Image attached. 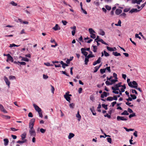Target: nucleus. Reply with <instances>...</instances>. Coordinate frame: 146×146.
<instances>
[{"instance_id": "nucleus-1", "label": "nucleus", "mask_w": 146, "mask_h": 146, "mask_svg": "<svg viewBox=\"0 0 146 146\" xmlns=\"http://www.w3.org/2000/svg\"><path fill=\"white\" fill-rule=\"evenodd\" d=\"M129 86L134 88H136L138 87V84L135 81H133L131 82V83H129Z\"/></svg>"}, {"instance_id": "nucleus-2", "label": "nucleus", "mask_w": 146, "mask_h": 146, "mask_svg": "<svg viewBox=\"0 0 146 146\" xmlns=\"http://www.w3.org/2000/svg\"><path fill=\"white\" fill-rule=\"evenodd\" d=\"M85 57L84 62L85 64L87 65L89 61V58H90L95 57V55H84Z\"/></svg>"}, {"instance_id": "nucleus-3", "label": "nucleus", "mask_w": 146, "mask_h": 146, "mask_svg": "<svg viewBox=\"0 0 146 146\" xmlns=\"http://www.w3.org/2000/svg\"><path fill=\"white\" fill-rule=\"evenodd\" d=\"M117 120L119 121H126L127 120V118L123 116H117Z\"/></svg>"}, {"instance_id": "nucleus-4", "label": "nucleus", "mask_w": 146, "mask_h": 146, "mask_svg": "<svg viewBox=\"0 0 146 146\" xmlns=\"http://www.w3.org/2000/svg\"><path fill=\"white\" fill-rule=\"evenodd\" d=\"M33 106L36 111L38 112H40L42 111L41 109L35 104H33Z\"/></svg>"}, {"instance_id": "nucleus-5", "label": "nucleus", "mask_w": 146, "mask_h": 146, "mask_svg": "<svg viewBox=\"0 0 146 146\" xmlns=\"http://www.w3.org/2000/svg\"><path fill=\"white\" fill-rule=\"evenodd\" d=\"M4 56H7V59L6 60V61L7 62L11 61L12 62H14L13 57L11 55H4Z\"/></svg>"}, {"instance_id": "nucleus-6", "label": "nucleus", "mask_w": 146, "mask_h": 146, "mask_svg": "<svg viewBox=\"0 0 146 146\" xmlns=\"http://www.w3.org/2000/svg\"><path fill=\"white\" fill-rule=\"evenodd\" d=\"M70 29H72V36H74L76 33V27L75 26H74L72 27H70Z\"/></svg>"}, {"instance_id": "nucleus-7", "label": "nucleus", "mask_w": 146, "mask_h": 146, "mask_svg": "<svg viewBox=\"0 0 146 146\" xmlns=\"http://www.w3.org/2000/svg\"><path fill=\"white\" fill-rule=\"evenodd\" d=\"M29 132L31 136L35 137L36 135V133L34 129L32 130H29Z\"/></svg>"}, {"instance_id": "nucleus-8", "label": "nucleus", "mask_w": 146, "mask_h": 146, "mask_svg": "<svg viewBox=\"0 0 146 146\" xmlns=\"http://www.w3.org/2000/svg\"><path fill=\"white\" fill-rule=\"evenodd\" d=\"M4 80L5 81L6 84L8 86V87H10V82L8 78L5 76L4 77Z\"/></svg>"}, {"instance_id": "nucleus-9", "label": "nucleus", "mask_w": 146, "mask_h": 146, "mask_svg": "<svg viewBox=\"0 0 146 146\" xmlns=\"http://www.w3.org/2000/svg\"><path fill=\"white\" fill-rule=\"evenodd\" d=\"M121 82H120L117 84H116L114 86L115 89H116L115 90H119V87H121Z\"/></svg>"}, {"instance_id": "nucleus-10", "label": "nucleus", "mask_w": 146, "mask_h": 146, "mask_svg": "<svg viewBox=\"0 0 146 146\" xmlns=\"http://www.w3.org/2000/svg\"><path fill=\"white\" fill-rule=\"evenodd\" d=\"M142 0H131V3L132 4L137 3V4H140Z\"/></svg>"}, {"instance_id": "nucleus-11", "label": "nucleus", "mask_w": 146, "mask_h": 146, "mask_svg": "<svg viewBox=\"0 0 146 146\" xmlns=\"http://www.w3.org/2000/svg\"><path fill=\"white\" fill-rule=\"evenodd\" d=\"M0 110L5 113H7V111L4 108L3 106L0 104Z\"/></svg>"}, {"instance_id": "nucleus-12", "label": "nucleus", "mask_w": 146, "mask_h": 146, "mask_svg": "<svg viewBox=\"0 0 146 146\" xmlns=\"http://www.w3.org/2000/svg\"><path fill=\"white\" fill-rule=\"evenodd\" d=\"M140 10H138L136 8H133L129 11V13H132L134 12L137 13L140 11Z\"/></svg>"}, {"instance_id": "nucleus-13", "label": "nucleus", "mask_w": 146, "mask_h": 146, "mask_svg": "<svg viewBox=\"0 0 146 146\" xmlns=\"http://www.w3.org/2000/svg\"><path fill=\"white\" fill-rule=\"evenodd\" d=\"M64 97L67 101L68 102H70V100H71L70 97H69L66 93L64 95Z\"/></svg>"}, {"instance_id": "nucleus-14", "label": "nucleus", "mask_w": 146, "mask_h": 146, "mask_svg": "<svg viewBox=\"0 0 146 146\" xmlns=\"http://www.w3.org/2000/svg\"><path fill=\"white\" fill-rule=\"evenodd\" d=\"M4 142V145L5 146H6L8 145L9 143V140L7 138H5L3 139Z\"/></svg>"}, {"instance_id": "nucleus-15", "label": "nucleus", "mask_w": 146, "mask_h": 146, "mask_svg": "<svg viewBox=\"0 0 146 146\" xmlns=\"http://www.w3.org/2000/svg\"><path fill=\"white\" fill-rule=\"evenodd\" d=\"M122 12L121 9H117L115 11V13L117 15H119L121 14Z\"/></svg>"}, {"instance_id": "nucleus-16", "label": "nucleus", "mask_w": 146, "mask_h": 146, "mask_svg": "<svg viewBox=\"0 0 146 146\" xmlns=\"http://www.w3.org/2000/svg\"><path fill=\"white\" fill-rule=\"evenodd\" d=\"M81 52L83 55H88V53L86 51L84 48H82L81 49Z\"/></svg>"}, {"instance_id": "nucleus-17", "label": "nucleus", "mask_w": 146, "mask_h": 146, "mask_svg": "<svg viewBox=\"0 0 146 146\" xmlns=\"http://www.w3.org/2000/svg\"><path fill=\"white\" fill-rule=\"evenodd\" d=\"M90 110L91 111V112H92V114L94 115H96V113L95 112V111L94 110V108L93 106L92 107V108H91L90 109Z\"/></svg>"}, {"instance_id": "nucleus-18", "label": "nucleus", "mask_w": 146, "mask_h": 146, "mask_svg": "<svg viewBox=\"0 0 146 146\" xmlns=\"http://www.w3.org/2000/svg\"><path fill=\"white\" fill-rule=\"evenodd\" d=\"M52 29L55 31H57L59 30H60V28L59 27H58V26L57 24H56L55 25V27L52 28Z\"/></svg>"}, {"instance_id": "nucleus-19", "label": "nucleus", "mask_w": 146, "mask_h": 146, "mask_svg": "<svg viewBox=\"0 0 146 146\" xmlns=\"http://www.w3.org/2000/svg\"><path fill=\"white\" fill-rule=\"evenodd\" d=\"M19 57L21 58V60L22 61H24L25 62H28L29 60V59L27 57H22L21 56H20Z\"/></svg>"}, {"instance_id": "nucleus-20", "label": "nucleus", "mask_w": 146, "mask_h": 146, "mask_svg": "<svg viewBox=\"0 0 146 146\" xmlns=\"http://www.w3.org/2000/svg\"><path fill=\"white\" fill-rule=\"evenodd\" d=\"M73 58V56H71L70 57V59H67L66 61V63H67V64H69L70 61L72 60Z\"/></svg>"}, {"instance_id": "nucleus-21", "label": "nucleus", "mask_w": 146, "mask_h": 146, "mask_svg": "<svg viewBox=\"0 0 146 146\" xmlns=\"http://www.w3.org/2000/svg\"><path fill=\"white\" fill-rule=\"evenodd\" d=\"M76 117L78 118V120L79 121H80L81 118V116L79 113V111H78L77 114L76 115Z\"/></svg>"}, {"instance_id": "nucleus-22", "label": "nucleus", "mask_w": 146, "mask_h": 146, "mask_svg": "<svg viewBox=\"0 0 146 146\" xmlns=\"http://www.w3.org/2000/svg\"><path fill=\"white\" fill-rule=\"evenodd\" d=\"M111 89L113 90L112 92L115 94H118L119 92L118 91H116L117 90H115V89L114 87L113 86L111 87Z\"/></svg>"}, {"instance_id": "nucleus-23", "label": "nucleus", "mask_w": 146, "mask_h": 146, "mask_svg": "<svg viewBox=\"0 0 146 146\" xmlns=\"http://www.w3.org/2000/svg\"><path fill=\"white\" fill-rule=\"evenodd\" d=\"M121 115H129V113L128 111L126 110H124L122 113H121Z\"/></svg>"}, {"instance_id": "nucleus-24", "label": "nucleus", "mask_w": 146, "mask_h": 146, "mask_svg": "<svg viewBox=\"0 0 146 146\" xmlns=\"http://www.w3.org/2000/svg\"><path fill=\"white\" fill-rule=\"evenodd\" d=\"M75 135L73 133H70L68 136V138L69 139H71Z\"/></svg>"}, {"instance_id": "nucleus-25", "label": "nucleus", "mask_w": 146, "mask_h": 146, "mask_svg": "<svg viewBox=\"0 0 146 146\" xmlns=\"http://www.w3.org/2000/svg\"><path fill=\"white\" fill-rule=\"evenodd\" d=\"M26 134L25 133H24L23 134H22L21 135V139L22 140H23L24 139H25L26 137Z\"/></svg>"}, {"instance_id": "nucleus-26", "label": "nucleus", "mask_w": 146, "mask_h": 146, "mask_svg": "<svg viewBox=\"0 0 146 146\" xmlns=\"http://www.w3.org/2000/svg\"><path fill=\"white\" fill-rule=\"evenodd\" d=\"M123 128L125 129L126 131L127 132H129V131H132L134 130V129L131 128L128 129L126 127H124Z\"/></svg>"}, {"instance_id": "nucleus-27", "label": "nucleus", "mask_w": 146, "mask_h": 146, "mask_svg": "<svg viewBox=\"0 0 146 146\" xmlns=\"http://www.w3.org/2000/svg\"><path fill=\"white\" fill-rule=\"evenodd\" d=\"M136 116L135 113H133L132 114H130L129 115V118H131V117H135Z\"/></svg>"}, {"instance_id": "nucleus-28", "label": "nucleus", "mask_w": 146, "mask_h": 146, "mask_svg": "<svg viewBox=\"0 0 146 146\" xmlns=\"http://www.w3.org/2000/svg\"><path fill=\"white\" fill-rule=\"evenodd\" d=\"M34 125L33 124H31V123H29V127L30 128L29 130H32L33 129H34L33 128V126Z\"/></svg>"}, {"instance_id": "nucleus-29", "label": "nucleus", "mask_w": 146, "mask_h": 146, "mask_svg": "<svg viewBox=\"0 0 146 146\" xmlns=\"http://www.w3.org/2000/svg\"><path fill=\"white\" fill-rule=\"evenodd\" d=\"M92 47H93V51L94 52H96L97 50V46H96L93 45Z\"/></svg>"}, {"instance_id": "nucleus-30", "label": "nucleus", "mask_w": 146, "mask_h": 146, "mask_svg": "<svg viewBox=\"0 0 146 146\" xmlns=\"http://www.w3.org/2000/svg\"><path fill=\"white\" fill-rule=\"evenodd\" d=\"M102 107L104 108L105 110H107L108 109V105H106L104 104H102Z\"/></svg>"}, {"instance_id": "nucleus-31", "label": "nucleus", "mask_w": 146, "mask_h": 146, "mask_svg": "<svg viewBox=\"0 0 146 146\" xmlns=\"http://www.w3.org/2000/svg\"><path fill=\"white\" fill-rule=\"evenodd\" d=\"M60 72L62 74H64L67 76H69V74L67 73H66L65 71H60Z\"/></svg>"}, {"instance_id": "nucleus-32", "label": "nucleus", "mask_w": 146, "mask_h": 146, "mask_svg": "<svg viewBox=\"0 0 146 146\" xmlns=\"http://www.w3.org/2000/svg\"><path fill=\"white\" fill-rule=\"evenodd\" d=\"M88 31L90 34L95 33V32L92 28H89L88 29Z\"/></svg>"}, {"instance_id": "nucleus-33", "label": "nucleus", "mask_w": 146, "mask_h": 146, "mask_svg": "<svg viewBox=\"0 0 146 146\" xmlns=\"http://www.w3.org/2000/svg\"><path fill=\"white\" fill-rule=\"evenodd\" d=\"M19 62H20L19 61H15L13 62V63L14 64H15L17 66H20V63H19Z\"/></svg>"}, {"instance_id": "nucleus-34", "label": "nucleus", "mask_w": 146, "mask_h": 146, "mask_svg": "<svg viewBox=\"0 0 146 146\" xmlns=\"http://www.w3.org/2000/svg\"><path fill=\"white\" fill-rule=\"evenodd\" d=\"M35 118L32 119L30 121V122L29 123H31V124H33L34 125V123L35 121Z\"/></svg>"}, {"instance_id": "nucleus-35", "label": "nucleus", "mask_w": 146, "mask_h": 146, "mask_svg": "<svg viewBox=\"0 0 146 146\" xmlns=\"http://www.w3.org/2000/svg\"><path fill=\"white\" fill-rule=\"evenodd\" d=\"M113 100V98L111 96H109L106 99V100L108 101H111Z\"/></svg>"}, {"instance_id": "nucleus-36", "label": "nucleus", "mask_w": 146, "mask_h": 146, "mask_svg": "<svg viewBox=\"0 0 146 146\" xmlns=\"http://www.w3.org/2000/svg\"><path fill=\"white\" fill-rule=\"evenodd\" d=\"M130 96L133 98V100H135L137 98V96L135 94H131Z\"/></svg>"}, {"instance_id": "nucleus-37", "label": "nucleus", "mask_w": 146, "mask_h": 146, "mask_svg": "<svg viewBox=\"0 0 146 146\" xmlns=\"http://www.w3.org/2000/svg\"><path fill=\"white\" fill-rule=\"evenodd\" d=\"M106 69L105 68L101 69L100 70V72L101 74H103L106 72Z\"/></svg>"}, {"instance_id": "nucleus-38", "label": "nucleus", "mask_w": 146, "mask_h": 146, "mask_svg": "<svg viewBox=\"0 0 146 146\" xmlns=\"http://www.w3.org/2000/svg\"><path fill=\"white\" fill-rule=\"evenodd\" d=\"M130 92H131L132 93H135L136 94H138L137 91L135 90L131 89Z\"/></svg>"}, {"instance_id": "nucleus-39", "label": "nucleus", "mask_w": 146, "mask_h": 146, "mask_svg": "<svg viewBox=\"0 0 146 146\" xmlns=\"http://www.w3.org/2000/svg\"><path fill=\"white\" fill-rule=\"evenodd\" d=\"M90 37L93 39H95L96 37V36L95 34L94 33L90 34Z\"/></svg>"}, {"instance_id": "nucleus-40", "label": "nucleus", "mask_w": 146, "mask_h": 146, "mask_svg": "<svg viewBox=\"0 0 146 146\" xmlns=\"http://www.w3.org/2000/svg\"><path fill=\"white\" fill-rule=\"evenodd\" d=\"M106 48L107 50L109 51H113V50H114L112 48L108 46H107Z\"/></svg>"}, {"instance_id": "nucleus-41", "label": "nucleus", "mask_w": 146, "mask_h": 146, "mask_svg": "<svg viewBox=\"0 0 146 146\" xmlns=\"http://www.w3.org/2000/svg\"><path fill=\"white\" fill-rule=\"evenodd\" d=\"M9 78L10 80L16 79L15 77L13 76H10L9 77Z\"/></svg>"}, {"instance_id": "nucleus-42", "label": "nucleus", "mask_w": 146, "mask_h": 146, "mask_svg": "<svg viewBox=\"0 0 146 146\" xmlns=\"http://www.w3.org/2000/svg\"><path fill=\"white\" fill-rule=\"evenodd\" d=\"M117 81V80L115 79H111V83H112V85Z\"/></svg>"}, {"instance_id": "nucleus-43", "label": "nucleus", "mask_w": 146, "mask_h": 146, "mask_svg": "<svg viewBox=\"0 0 146 146\" xmlns=\"http://www.w3.org/2000/svg\"><path fill=\"white\" fill-rule=\"evenodd\" d=\"M19 46V45H16L14 44H10L9 47H10L12 48V47H15V46L18 47Z\"/></svg>"}, {"instance_id": "nucleus-44", "label": "nucleus", "mask_w": 146, "mask_h": 146, "mask_svg": "<svg viewBox=\"0 0 146 146\" xmlns=\"http://www.w3.org/2000/svg\"><path fill=\"white\" fill-rule=\"evenodd\" d=\"M105 7L106 9H107L108 10L110 11V10L111 9V6H110L108 5H106L105 6Z\"/></svg>"}, {"instance_id": "nucleus-45", "label": "nucleus", "mask_w": 146, "mask_h": 146, "mask_svg": "<svg viewBox=\"0 0 146 146\" xmlns=\"http://www.w3.org/2000/svg\"><path fill=\"white\" fill-rule=\"evenodd\" d=\"M107 140L108 142L110 143H111L112 142V139L111 138L108 137L107 138Z\"/></svg>"}, {"instance_id": "nucleus-46", "label": "nucleus", "mask_w": 146, "mask_h": 146, "mask_svg": "<svg viewBox=\"0 0 146 146\" xmlns=\"http://www.w3.org/2000/svg\"><path fill=\"white\" fill-rule=\"evenodd\" d=\"M75 104L73 103H72L71 104H70L69 105V106L70 108H74V106Z\"/></svg>"}, {"instance_id": "nucleus-47", "label": "nucleus", "mask_w": 146, "mask_h": 146, "mask_svg": "<svg viewBox=\"0 0 146 146\" xmlns=\"http://www.w3.org/2000/svg\"><path fill=\"white\" fill-rule=\"evenodd\" d=\"M10 4H11L12 5L14 6H16L17 5V4L13 1H12L11 2Z\"/></svg>"}, {"instance_id": "nucleus-48", "label": "nucleus", "mask_w": 146, "mask_h": 146, "mask_svg": "<svg viewBox=\"0 0 146 146\" xmlns=\"http://www.w3.org/2000/svg\"><path fill=\"white\" fill-rule=\"evenodd\" d=\"M100 31H101V32H100V34L102 36H104L105 35V32L102 29H101L100 30Z\"/></svg>"}, {"instance_id": "nucleus-49", "label": "nucleus", "mask_w": 146, "mask_h": 146, "mask_svg": "<svg viewBox=\"0 0 146 146\" xmlns=\"http://www.w3.org/2000/svg\"><path fill=\"white\" fill-rule=\"evenodd\" d=\"M17 143H18L21 145L23 143H24V142L23 141V140H18L16 142Z\"/></svg>"}, {"instance_id": "nucleus-50", "label": "nucleus", "mask_w": 146, "mask_h": 146, "mask_svg": "<svg viewBox=\"0 0 146 146\" xmlns=\"http://www.w3.org/2000/svg\"><path fill=\"white\" fill-rule=\"evenodd\" d=\"M68 64H67V63L66 64L64 63V64L62 65V67L63 68H66V66H68Z\"/></svg>"}, {"instance_id": "nucleus-51", "label": "nucleus", "mask_w": 146, "mask_h": 146, "mask_svg": "<svg viewBox=\"0 0 146 146\" xmlns=\"http://www.w3.org/2000/svg\"><path fill=\"white\" fill-rule=\"evenodd\" d=\"M128 98H126V100L129 102V101H131L133 100V98H131V97H129V96H128Z\"/></svg>"}, {"instance_id": "nucleus-52", "label": "nucleus", "mask_w": 146, "mask_h": 146, "mask_svg": "<svg viewBox=\"0 0 146 146\" xmlns=\"http://www.w3.org/2000/svg\"><path fill=\"white\" fill-rule=\"evenodd\" d=\"M46 131V129H44L43 128H41L40 129V131L42 133H45Z\"/></svg>"}, {"instance_id": "nucleus-53", "label": "nucleus", "mask_w": 146, "mask_h": 146, "mask_svg": "<svg viewBox=\"0 0 146 146\" xmlns=\"http://www.w3.org/2000/svg\"><path fill=\"white\" fill-rule=\"evenodd\" d=\"M19 63H20V66H21V65H25L26 64V63L25 62H19Z\"/></svg>"}, {"instance_id": "nucleus-54", "label": "nucleus", "mask_w": 146, "mask_h": 146, "mask_svg": "<svg viewBox=\"0 0 146 146\" xmlns=\"http://www.w3.org/2000/svg\"><path fill=\"white\" fill-rule=\"evenodd\" d=\"M132 138L133 137L132 136L131 137V139L129 140V143L131 145L134 144L135 143V142L133 143L132 141L133 140H132Z\"/></svg>"}, {"instance_id": "nucleus-55", "label": "nucleus", "mask_w": 146, "mask_h": 146, "mask_svg": "<svg viewBox=\"0 0 146 146\" xmlns=\"http://www.w3.org/2000/svg\"><path fill=\"white\" fill-rule=\"evenodd\" d=\"M99 68L98 67V66H96L94 67V73L96 72L98 70Z\"/></svg>"}, {"instance_id": "nucleus-56", "label": "nucleus", "mask_w": 146, "mask_h": 146, "mask_svg": "<svg viewBox=\"0 0 146 146\" xmlns=\"http://www.w3.org/2000/svg\"><path fill=\"white\" fill-rule=\"evenodd\" d=\"M104 116L105 117H107L108 118L110 119L111 117V115H109L108 113H107L105 115H104Z\"/></svg>"}, {"instance_id": "nucleus-57", "label": "nucleus", "mask_w": 146, "mask_h": 146, "mask_svg": "<svg viewBox=\"0 0 146 146\" xmlns=\"http://www.w3.org/2000/svg\"><path fill=\"white\" fill-rule=\"evenodd\" d=\"M105 83L107 86L112 85V83H111V82H110L108 81H106L105 82Z\"/></svg>"}, {"instance_id": "nucleus-58", "label": "nucleus", "mask_w": 146, "mask_h": 146, "mask_svg": "<svg viewBox=\"0 0 146 146\" xmlns=\"http://www.w3.org/2000/svg\"><path fill=\"white\" fill-rule=\"evenodd\" d=\"M43 77L44 79H46L48 78V77L47 75L43 74Z\"/></svg>"}, {"instance_id": "nucleus-59", "label": "nucleus", "mask_w": 146, "mask_h": 146, "mask_svg": "<svg viewBox=\"0 0 146 146\" xmlns=\"http://www.w3.org/2000/svg\"><path fill=\"white\" fill-rule=\"evenodd\" d=\"M127 111L130 113H133L132 110L129 108H128L127 109Z\"/></svg>"}, {"instance_id": "nucleus-60", "label": "nucleus", "mask_w": 146, "mask_h": 146, "mask_svg": "<svg viewBox=\"0 0 146 146\" xmlns=\"http://www.w3.org/2000/svg\"><path fill=\"white\" fill-rule=\"evenodd\" d=\"M110 68V66L107 67L106 68H105V69H106V70H107L109 72H111Z\"/></svg>"}, {"instance_id": "nucleus-61", "label": "nucleus", "mask_w": 146, "mask_h": 146, "mask_svg": "<svg viewBox=\"0 0 146 146\" xmlns=\"http://www.w3.org/2000/svg\"><path fill=\"white\" fill-rule=\"evenodd\" d=\"M112 110H113L111 108H110L108 111L109 114L110 115L112 113Z\"/></svg>"}, {"instance_id": "nucleus-62", "label": "nucleus", "mask_w": 146, "mask_h": 146, "mask_svg": "<svg viewBox=\"0 0 146 146\" xmlns=\"http://www.w3.org/2000/svg\"><path fill=\"white\" fill-rule=\"evenodd\" d=\"M130 9V8H125L124 9L123 12H127L128 11H129Z\"/></svg>"}, {"instance_id": "nucleus-63", "label": "nucleus", "mask_w": 146, "mask_h": 146, "mask_svg": "<svg viewBox=\"0 0 146 146\" xmlns=\"http://www.w3.org/2000/svg\"><path fill=\"white\" fill-rule=\"evenodd\" d=\"M28 117H33L32 113L31 112H29L28 115Z\"/></svg>"}, {"instance_id": "nucleus-64", "label": "nucleus", "mask_w": 146, "mask_h": 146, "mask_svg": "<svg viewBox=\"0 0 146 146\" xmlns=\"http://www.w3.org/2000/svg\"><path fill=\"white\" fill-rule=\"evenodd\" d=\"M113 74V76L115 78V79H116L117 80V74L115 73H114Z\"/></svg>"}]
</instances>
